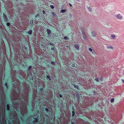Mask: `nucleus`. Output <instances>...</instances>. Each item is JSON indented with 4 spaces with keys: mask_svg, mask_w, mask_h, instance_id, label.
Instances as JSON below:
<instances>
[{
    "mask_svg": "<svg viewBox=\"0 0 124 124\" xmlns=\"http://www.w3.org/2000/svg\"><path fill=\"white\" fill-rule=\"evenodd\" d=\"M27 49V48L26 47H25V49Z\"/></svg>",
    "mask_w": 124,
    "mask_h": 124,
    "instance_id": "obj_32",
    "label": "nucleus"
},
{
    "mask_svg": "<svg viewBox=\"0 0 124 124\" xmlns=\"http://www.w3.org/2000/svg\"><path fill=\"white\" fill-rule=\"evenodd\" d=\"M35 119L37 121H38V119L37 118H35Z\"/></svg>",
    "mask_w": 124,
    "mask_h": 124,
    "instance_id": "obj_30",
    "label": "nucleus"
},
{
    "mask_svg": "<svg viewBox=\"0 0 124 124\" xmlns=\"http://www.w3.org/2000/svg\"><path fill=\"white\" fill-rule=\"evenodd\" d=\"M72 116H73L74 115V111H73L72 112Z\"/></svg>",
    "mask_w": 124,
    "mask_h": 124,
    "instance_id": "obj_16",
    "label": "nucleus"
},
{
    "mask_svg": "<svg viewBox=\"0 0 124 124\" xmlns=\"http://www.w3.org/2000/svg\"><path fill=\"white\" fill-rule=\"evenodd\" d=\"M5 85L6 86V87L7 88H8V86L7 85V83H6L5 84Z\"/></svg>",
    "mask_w": 124,
    "mask_h": 124,
    "instance_id": "obj_22",
    "label": "nucleus"
},
{
    "mask_svg": "<svg viewBox=\"0 0 124 124\" xmlns=\"http://www.w3.org/2000/svg\"><path fill=\"white\" fill-rule=\"evenodd\" d=\"M32 32L30 30L28 32V34H31Z\"/></svg>",
    "mask_w": 124,
    "mask_h": 124,
    "instance_id": "obj_10",
    "label": "nucleus"
},
{
    "mask_svg": "<svg viewBox=\"0 0 124 124\" xmlns=\"http://www.w3.org/2000/svg\"><path fill=\"white\" fill-rule=\"evenodd\" d=\"M52 49H53V48H52Z\"/></svg>",
    "mask_w": 124,
    "mask_h": 124,
    "instance_id": "obj_35",
    "label": "nucleus"
},
{
    "mask_svg": "<svg viewBox=\"0 0 124 124\" xmlns=\"http://www.w3.org/2000/svg\"><path fill=\"white\" fill-rule=\"evenodd\" d=\"M84 38H85V37H84Z\"/></svg>",
    "mask_w": 124,
    "mask_h": 124,
    "instance_id": "obj_33",
    "label": "nucleus"
},
{
    "mask_svg": "<svg viewBox=\"0 0 124 124\" xmlns=\"http://www.w3.org/2000/svg\"><path fill=\"white\" fill-rule=\"evenodd\" d=\"M114 98H113L111 99L110 100L111 102H113L114 101Z\"/></svg>",
    "mask_w": 124,
    "mask_h": 124,
    "instance_id": "obj_11",
    "label": "nucleus"
},
{
    "mask_svg": "<svg viewBox=\"0 0 124 124\" xmlns=\"http://www.w3.org/2000/svg\"><path fill=\"white\" fill-rule=\"evenodd\" d=\"M45 110H46L47 111H48V109L47 108H45Z\"/></svg>",
    "mask_w": 124,
    "mask_h": 124,
    "instance_id": "obj_24",
    "label": "nucleus"
},
{
    "mask_svg": "<svg viewBox=\"0 0 124 124\" xmlns=\"http://www.w3.org/2000/svg\"><path fill=\"white\" fill-rule=\"evenodd\" d=\"M64 39H68V38L67 37H64Z\"/></svg>",
    "mask_w": 124,
    "mask_h": 124,
    "instance_id": "obj_20",
    "label": "nucleus"
},
{
    "mask_svg": "<svg viewBox=\"0 0 124 124\" xmlns=\"http://www.w3.org/2000/svg\"><path fill=\"white\" fill-rule=\"evenodd\" d=\"M52 15L53 16H55V14L54 12H53L52 13Z\"/></svg>",
    "mask_w": 124,
    "mask_h": 124,
    "instance_id": "obj_15",
    "label": "nucleus"
},
{
    "mask_svg": "<svg viewBox=\"0 0 124 124\" xmlns=\"http://www.w3.org/2000/svg\"><path fill=\"white\" fill-rule=\"evenodd\" d=\"M111 36L112 39H116V36L114 34L111 35Z\"/></svg>",
    "mask_w": 124,
    "mask_h": 124,
    "instance_id": "obj_5",
    "label": "nucleus"
},
{
    "mask_svg": "<svg viewBox=\"0 0 124 124\" xmlns=\"http://www.w3.org/2000/svg\"><path fill=\"white\" fill-rule=\"evenodd\" d=\"M122 82H123V83H124V80H123V79H122Z\"/></svg>",
    "mask_w": 124,
    "mask_h": 124,
    "instance_id": "obj_25",
    "label": "nucleus"
},
{
    "mask_svg": "<svg viewBox=\"0 0 124 124\" xmlns=\"http://www.w3.org/2000/svg\"><path fill=\"white\" fill-rule=\"evenodd\" d=\"M74 87H75V88H77L78 89V86H76L75 85H74Z\"/></svg>",
    "mask_w": 124,
    "mask_h": 124,
    "instance_id": "obj_13",
    "label": "nucleus"
},
{
    "mask_svg": "<svg viewBox=\"0 0 124 124\" xmlns=\"http://www.w3.org/2000/svg\"><path fill=\"white\" fill-rule=\"evenodd\" d=\"M31 68V66H30L29 68H28V69H29L30 68Z\"/></svg>",
    "mask_w": 124,
    "mask_h": 124,
    "instance_id": "obj_28",
    "label": "nucleus"
},
{
    "mask_svg": "<svg viewBox=\"0 0 124 124\" xmlns=\"http://www.w3.org/2000/svg\"><path fill=\"white\" fill-rule=\"evenodd\" d=\"M47 31L48 34H50L51 31L49 29H47Z\"/></svg>",
    "mask_w": 124,
    "mask_h": 124,
    "instance_id": "obj_9",
    "label": "nucleus"
},
{
    "mask_svg": "<svg viewBox=\"0 0 124 124\" xmlns=\"http://www.w3.org/2000/svg\"><path fill=\"white\" fill-rule=\"evenodd\" d=\"M88 9H89V10L90 11H91V8H88Z\"/></svg>",
    "mask_w": 124,
    "mask_h": 124,
    "instance_id": "obj_19",
    "label": "nucleus"
},
{
    "mask_svg": "<svg viewBox=\"0 0 124 124\" xmlns=\"http://www.w3.org/2000/svg\"><path fill=\"white\" fill-rule=\"evenodd\" d=\"M52 49H53V48H52Z\"/></svg>",
    "mask_w": 124,
    "mask_h": 124,
    "instance_id": "obj_34",
    "label": "nucleus"
},
{
    "mask_svg": "<svg viewBox=\"0 0 124 124\" xmlns=\"http://www.w3.org/2000/svg\"><path fill=\"white\" fill-rule=\"evenodd\" d=\"M106 48L108 49H111L112 50H113L114 49L113 47L111 45H109L107 46Z\"/></svg>",
    "mask_w": 124,
    "mask_h": 124,
    "instance_id": "obj_2",
    "label": "nucleus"
},
{
    "mask_svg": "<svg viewBox=\"0 0 124 124\" xmlns=\"http://www.w3.org/2000/svg\"><path fill=\"white\" fill-rule=\"evenodd\" d=\"M7 109L8 110H9V106L8 104L7 106Z\"/></svg>",
    "mask_w": 124,
    "mask_h": 124,
    "instance_id": "obj_12",
    "label": "nucleus"
},
{
    "mask_svg": "<svg viewBox=\"0 0 124 124\" xmlns=\"http://www.w3.org/2000/svg\"><path fill=\"white\" fill-rule=\"evenodd\" d=\"M43 14H45V11L44 10H43Z\"/></svg>",
    "mask_w": 124,
    "mask_h": 124,
    "instance_id": "obj_23",
    "label": "nucleus"
},
{
    "mask_svg": "<svg viewBox=\"0 0 124 124\" xmlns=\"http://www.w3.org/2000/svg\"><path fill=\"white\" fill-rule=\"evenodd\" d=\"M59 96L60 97H61L62 96V95H61V94H60L59 95Z\"/></svg>",
    "mask_w": 124,
    "mask_h": 124,
    "instance_id": "obj_27",
    "label": "nucleus"
},
{
    "mask_svg": "<svg viewBox=\"0 0 124 124\" xmlns=\"http://www.w3.org/2000/svg\"><path fill=\"white\" fill-rule=\"evenodd\" d=\"M7 26H9L10 25V23H7Z\"/></svg>",
    "mask_w": 124,
    "mask_h": 124,
    "instance_id": "obj_17",
    "label": "nucleus"
},
{
    "mask_svg": "<svg viewBox=\"0 0 124 124\" xmlns=\"http://www.w3.org/2000/svg\"><path fill=\"white\" fill-rule=\"evenodd\" d=\"M95 80L97 81V82L99 81V80L97 78H96L95 79Z\"/></svg>",
    "mask_w": 124,
    "mask_h": 124,
    "instance_id": "obj_21",
    "label": "nucleus"
},
{
    "mask_svg": "<svg viewBox=\"0 0 124 124\" xmlns=\"http://www.w3.org/2000/svg\"><path fill=\"white\" fill-rule=\"evenodd\" d=\"M69 5H70V6H72V5L71 4H69Z\"/></svg>",
    "mask_w": 124,
    "mask_h": 124,
    "instance_id": "obj_29",
    "label": "nucleus"
},
{
    "mask_svg": "<svg viewBox=\"0 0 124 124\" xmlns=\"http://www.w3.org/2000/svg\"><path fill=\"white\" fill-rule=\"evenodd\" d=\"M91 35L92 36L95 37L96 35V34L95 32L93 31H92L91 33Z\"/></svg>",
    "mask_w": 124,
    "mask_h": 124,
    "instance_id": "obj_3",
    "label": "nucleus"
},
{
    "mask_svg": "<svg viewBox=\"0 0 124 124\" xmlns=\"http://www.w3.org/2000/svg\"><path fill=\"white\" fill-rule=\"evenodd\" d=\"M39 15H37L35 17H37L38 16H39Z\"/></svg>",
    "mask_w": 124,
    "mask_h": 124,
    "instance_id": "obj_26",
    "label": "nucleus"
},
{
    "mask_svg": "<svg viewBox=\"0 0 124 124\" xmlns=\"http://www.w3.org/2000/svg\"><path fill=\"white\" fill-rule=\"evenodd\" d=\"M116 18L119 20H121L123 18L122 16L120 14H118L115 16Z\"/></svg>",
    "mask_w": 124,
    "mask_h": 124,
    "instance_id": "obj_1",
    "label": "nucleus"
},
{
    "mask_svg": "<svg viewBox=\"0 0 124 124\" xmlns=\"http://www.w3.org/2000/svg\"><path fill=\"white\" fill-rule=\"evenodd\" d=\"M50 7H51V8H52V9H53L54 8V6H53V5H51L50 6Z\"/></svg>",
    "mask_w": 124,
    "mask_h": 124,
    "instance_id": "obj_14",
    "label": "nucleus"
},
{
    "mask_svg": "<svg viewBox=\"0 0 124 124\" xmlns=\"http://www.w3.org/2000/svg\"><path fill=\"white\" fill-rule=\"evenodd\" d=\"M74 47L77 50H79V46L77 44H75L74 45Z\"/></svg>",
    "mask_w": 124,
    "mask_h": 124,
    "instance_id": "obj_4",
    "label": "nucleus"
},
{
    "mask_svg": "<svg viewBox=\"0 0 124 124\" xmlns=\"http://www.w3.org/2000/svg\"><path fill=\"white\" fill-rule=\"evenodd\" d=\"M66 10L65 9H62L61 10L60 12L61 13H64L66 11Z\"/></svg>",
    "mask_w": 124,
    "mask_h": 124,
    "instance_id": "obj_8",
    "label": "nucleus"
},
{
    "mask_svg": "<svg viewBox=\"0 0 124 124\" xmlns=\"http://www.w3.org/2000/svg\"><path fill=\"white\" fill-rule=\"evenodd\" d=\"M3 16L4 17V19L5 21H8V19H7V18L6 17V16L5 15V14H3Z\"/></svg>",
    "mask_w": 124,
    "mask_h": 124,
    "instance_id": "obj_7",
    "label": "nucleus"
},
{
    "mask_svg": "<svg viewBox=\"0 0 124 124\" xmlns=\"http://www.w3.org/2000/svg\"><path fill=\"white\" fill-rule=\"evenodd\" d=\"M89 50L90 52H92V54H93L94 53V50L92 49L91 48H89Z\"/></svg>",
    "mask_w": 124,
    "mask_h": 124,
    "instance_id": "obj_6",
    "label": "nucleus"
},
{
    "mask_svg": "<svg viewBox=\"0 0 124 124\" xmlns=\"http://www.w3.org/2000/svg\"><path fill=\"white\" fill-rule=\"evenodd\" d=\"M47 78H49L50 80V76H47Z\"/></svg>",
    "mask_w": 124,
    "mask_h": 124,
    "instance_id": "obj_18",
    "label": "nucleus"
},
{
    "mask_svg": "<svg viewBox=\"0 0 124 124\" xmlns=\"http://www.w3.org/2000/svg\"><path fill=\"white\" fill-rule=\"evenodd\" d=\"M77 0L78 1H79V0Z\"/></svg>",
    "mask_w": 124,
    "mask_h": 124,
    "instance_id": "obj_36",
    "label": "nucleus"
},
{
    "mask_svg": "<svg viewBox=\"0 0 124 124\" xmlns=\"http://www.w3.org/2000/svg\"><path fill=\"white\" fill-rule=\"evenodd\" d=\"M51 63L53 64H54V62H51Z\"/></svg>",
    "mask_w": 124,
    "mask_h": 124,
    "instance_id": "obj_31",
    "label": "nucleus"
}]
</instances>
